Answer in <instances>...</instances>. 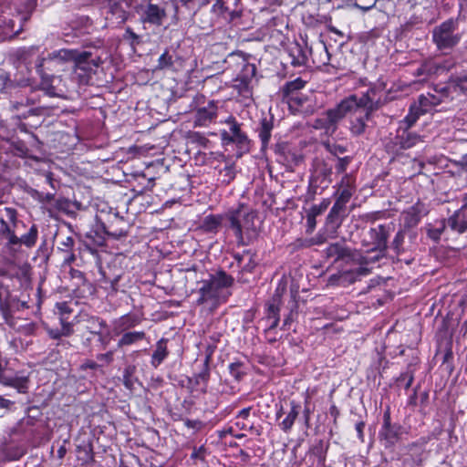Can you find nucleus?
I'll list each match as a JSON object with an SVG mask.
<instances>
[{"mask_svg": "<svg viewBox=\"0 0 467 467\" xmlns=\"http://www.w3.org/2000/svg\"><path fill=\"white\" fill-rule=\"evenodd\" d=\"M0 220L3 224L1 232L6 239V242L2 248V254L5 258L14 257L20 251L22 244L28 248H31L36 244L38 236V229L36 224H33L26 234L18 237L16 235L15 231L5 222V220H8L15 223L16 220V210L5 207L3 211H0Z\"/></svg>", "mask_w": 467, "mask_h": 467, "instance_id": "f257e3e1", "label": "nucleus"}, {"mask_svg": "<svg viewBox=\"0 0 467 467\" xmlns=\"http://www.w3.org/2000/svg\"><path fill=\"white\" fill-rule=\"evenodd\" d=\"M390 231L391 227L389 224H379L371 227L364 234L361 242L362 246L366 247L368 252H376L377 254L370 257L358 255V258L354 259L360 264V266L356 270L357 275H367L369 273V269L363 265L375 263L385 256Z\"/></svg>", "mask_w": 467, "mask_h": 467, "instance_id": "f03ea898", "label": "nucleus"}, {"mask_svg": "<svg viewBox=\"0 0 467 467\" xmlns=\"http://www.w3.org/2000/svg\"><path fill=\"white\" fill-rule=\"evenodd\" d=\"M199 288L200 297L197 300L199 305H207L211 309L216 308L222 303L226 302L231 296L228 290L234 284L232 275L224 271H218L204 280Z\"/></svg>", "mask_w": 467, "mask_h": 467, "instance_id": "7ed1b4c3", "label": "nucleus"}, {"mask_svg": "<svg viewBox=\"0 0 467 467\" xmlns=\"http://www.w3.org/2000/svg\"><path fill=\"white\" fill-rule=\"evenodd\" d=\"M255 218L256 213L244 205L228 213L230 228L234 231L239 245H247L257 237Z\"/></svg>", "mask_w": 467, "mask_h": 467, "instance_id": "20e7f679", "label": "nucleus"}, {"mask_svg": "<svg viewBox=\"0 0 467 467\" xmlns=\"http://www.w3.org/2000/svg\"><path fill=\"white\" fill-rule=\"evenodd\" d=\"M457 23L449 19L432 30V41L441 51L453 48L461 40V35L456 33Z\"/></svg>", "mask_w": 467, "mask_h": 467, "instance_id": "39448f33", "label": "nucleus"}, {"mask_svg": "<svg viewBox=\"0 0 467 467\" xmlns=\"http://www.w3.org/2000/svg\"><path fill=\"white\" fill-rule=\"evenodd\" d=\"M351 100H342L336 107L325 111L317 120V127L324 129L327 133L333 134L338 123L347 116L351 113V107H353Z\"/></svg>", "mask_w": 467, "mask_h": 467, "instance_id": "423d86ee", "label": "nucleus"}, {"mask_svg": "<svg viewBox=\"0 0 467 467\" xmlns=\"http://www.w3.org/2000/svg\"><path fill=\"white\" fill-rule=\"evenodd\" d=\"M101 63L100 57H92L90 52L81 51L74 61V78L81 85H88Z\"/></svg>", "mask_w": 467, "mask_h": 467, "instance_id": "0eeeda50", "label": "nucleus"}, {"mask_svg": "<svg viewBox=\"0 0 467 467\" xmlns=\"http://www.w3.org/2000/svg\"><path fill=\"white\" fill-rule=\"evenodd\" d=\"M403 433H405V430L400 423L391 422L390 410L387 408L384 411L382 426L379 432L380 444L385 449L392 450L401 440Z\"/></svg>", "mask_w": 467, "mask_h": 467, "instance_id": "6e6552de", "label": "nucleus"}, {"mask_svg": "<svg viewBox=\"0 0 467 467\" xmlns=\"http://www.w3.org/2000/svg\"><path fill=\"white\" fill-rule=\"evenodd\" d=\"M427 441L420 439V441L409 443L403 450L404 452L400 457L403 467H422V462L429 457L426 450Z\"/></svg>", "mask_w": 467, "mask_h": 467, "instance_id": "1a4fd4ad", "label": "nucleus"}, {"mask_svg": "<svg viewBox=\"0 0 467 467\" xmlns=\"http://www.w3.org/2000/svg\"><path fill=\"white\" fill-rule=\"evenodd\" d=\"M135 0H108L106 20L111 26H119L129 18V8Z\"/></svg>", "mask_w": 467, "mask_h": 467, "instance_id": "9d476101", "label": "nucleus"}, {"mask_svg": "<svg viewBox=\"0 0 467 467\" xmlns=\"http://www.w3.org/2000/svg\"><path fill=\"white\" fill-rule=\"evenodd\" d=\"M134 9L144 24L161 26L166 17L165 8L151 2L139 4L134 6Z\"/></svg>", "mask_w": 467, "mask_h": 467, "instance_id": "9b49d317", "label": "nucleus"}, {"mask_svg": "<svg viewBox=\"0 0 467 467\" xmlns=\"http://www.w3.org/2000/svg\"><path fill=\"white\" fill-rule=\"evenodd\" d=\"M374 89H369L367 93L363 94L360 98H358L356 95H352L344 100H351L353 102V107H351V112L357 113H364L366 114L367 119H370V116L373 111L377 110L379 107V101H375L371 95H374Z\"/></svg>", "mask_w": 467, "mask_h": 467, "instance_id": "f8f14e48", "label": "nucleus"}, {"mask_svg": "<svg viewBox=\"0 0 467 467\" xmlns=\"http://www.w3.org/2000/svg\"><path fill=\"white\" fill-rule=\"evenodd\" d=\"M229 126V131L223 130L221 133L222 140L224 143H235L239 147L244 148L248 145V138L244 132L241 130V124H239L234 117H229L225 120Z\"/></svg>", "mask_w": 467, "mask_h": 467, "instance_id": "ddd939ff", "label": "nucleus"}, {"mask_svg": "<svg viewBox=\"0 0 467 467\" xmlns=\"http://www.w3.org/2000/svg\"><path fill=\"white\" fill-rule=\"evenodd\" d=\"M218 115L217 102L210 100L206 105L199 106L194 111V127H208L215 121Z\"/></svg>", "mask_w": 467, "mask_h": 467, "instance_id": "4468645a", "label": "nucleus"}, {"mask_svg": "<svg viewBox=\"0 0 467 467\" xmlns=\"http://www.w3.org/2000/svg\"><path fill=\"white\" fill-rule=\"evenodd\" d=\"M39 99V96L33 90L30 89V93L26 96L21 95L16 100L12 101L13 108L20 111L24 108L29 107L26 111L20 113V118L26 119L28 115H38L39 109L33 107Z\"/></svg>", "mask_w": 467, "mask_h": 467, "instance_id": "2eb2a0df", "label": "nucleus"}, {"mask_svg": "<svg viewBox=\"0 0 467 467\" xmlns=\"http://www.w3.org/2000/svg\"><path fill=\"white\" fill-rule=\"evenodd\" d=\"M397 132L396 143L401 149H410L423 142L422 137L416 132L410 131V129H398Z\"/></svg>", "mask_w": 467, "mask_h": 467, "instance_id": "dca6fc26", "label": "nucleus"}, {"mask_svg": "<svg viewBox=\"0 0 467 467\" xmlns=\"http://www.w3.org/2000/svg\"><path fill=\"white\" fill-rule=\"evenodd\" d=\"M449 231L456 234H463L467 231V213L457 210L447 220H444Z\"/></svg>", "mask_w": 467, "mask_h": 467, "instance_id": "f3484780", "label": "nucleus"}, {"mask_svg": "<svg viewBox=\"0 0 467 467\" xmlns=\"http://www.w3.org/2000/svg\"><path fill=\"white\" fill-rule=\"evenodd\" d=\"M0 383L5 386H10L17 389L19 393H26L28 389V379L24 376H7L3 368H0Z\"/></svg>", "mask_w": 467, "mask_h": 467, "instance_id": "a211bd4d", "label": "nucleus"}, {"mask_svg": "<svg viewBox=\"0 0 467 467\" xmlns=\"http://www.w3.org/2000/svg\"><path fill=\"white\" fill-rule=\"evenodd\" d=\"M309 54L312 63L317 66L327 65L329 61V53L323 41H318L314 46L310 47Z\"/></svg>", "mask_w": 467, "mask_h": 467, "instance_id": "6ab92c4d", "label": "nucleus"}, {"mask_svg": "<svg viewBox=\"0 0 467 467\" xmlns=\"http://www.w3.org/2000/svg\"><path fill=\"white\" fill-rule=\"evenodd\" d=\"M79 322L86 330L95 335L101 334L103 328L106 327V323L103 319L88 314L81 315Z\"/></svg>", "mask_w": 467, "mask_h": 467, "instance_id": "aec40b11", "label": "nucleus"}, {"mask_svg": "<svg viewBox=\"0 0 467 467\" xmlns=\"http://www.w3.org/2000/svg\"><path fill=\"white\" fill-rule=\"evenodd\" d=\"M255 254L250 250L244 251L242 254H234V259L242 273H252L256 266Z\"/></svg>", "mask_w": 467, "mask_h": 467, "instance_id": "412c9836", "label": "nucleus"}, {"mask_svg": "<svg viewBox=\"0 0 467 467\" xmlns=\"http://www.w3.org/2000/svg\"><path fill=\"white\" fill-rule=\"evenodd\" d=\"M444 90L449 94H467V75L452 77L449 79Z\"/></svg>", "mask_w": 467, "mask_h": 467, "instance_id": "4be33fe9", "label": "nucleus"}, {"mask_svg": "<svg viewBox=\"0 0 467 467\" xmlns=\"http://www.w3.org/2000/svg\"><path fill=\"white\" fill-rule=\"evenodd\" d=\"M140 323V318L136 315H124L115 320L114 322V332L119 335L129 329L136 327Z\"/></svg>", "mask_w": 467, "mask_h": 467, "instance_id": "5701e85b", "label": "nucleus"}, {"mask_svg": "<svg viewBox=\"0 0 467 467\" xmlns=\"http://www.w3.org/2000/svg\"><path fill=\"white\" fill-rule=\"evenodd\" d=\"M169 351L167 349V340L160 339L156 344V348L152 353L150 364L154 368H158L167 358Z\"/></svg>", "mask_w": 467, "mask_h": 467, "instance_id": "b1692460", "label": "nucleus"}, {"mask_svg": "<svg viewBox=\"0 0 467 467\" xmlns=\"http://www.w3.org/2000/svg\"><path fill=\"white\" fill-rule=\"evenodd\" d=\"M121 334L122 336L120 337L117 344L119 348L133 345L139 341L143 340L146 337L144 331H126Z\"/></svg>", "mask_w": 467, "mask_h": 467, "instance_id": "393cba45", "label": "nucleus"}, {"mask_svg": "<svg viewBox=\"0 0 467 467\" xmlns=\"http://www.w3.org/2000/svg\"><path fill=\"white\" fill-rule=\"evenodd\" d=\"M441 103V99L432 94L428 93L427 95H420L417 102L414 104L425 114L429 112L432 107L437 106Z\"/></svg>", "mask_w": 467, "mask_h": 467, "instance_id": "a878e982", "label": "nucleus"}, {"mask_svg": "<svg viewBox=\"0 0 467 467\" xmlns=\"http://www.w3.org/2000/svg\"><path fill=\"white\" fill-rule=\"evenodd\" d=\"M290 411L280 423V427L285 432H288L292 429L294 422L296 420L300 410V405L294 400L290 402Z\"/></svg>", "mask_w": 467, "mask_h": 467, "instance_id": "bb28decb", "label": "nucleus"}, {"mask_svg": "<svg viewBox=\"0 0 467 467\" xmlns=\"http://www.w3.org/2000/svg\"><path fill=\"white\" fill-rule=\"evenodd\" d=\"M421 115L423 113L420 109L414 103L411 104L408 115L400 120L399 129H410Z\"/></svg>", "mask_w": 467, "mask_h": 467, "instance_id": "cd10ccee", "label": "nucleus"}, {"mask_svg": "<svg viewBox=\"0 0 467 467\" xmlns=\"http://www.w3.org/2000/svg\"><path fill=\"white\" fill-rule=\"evenodd\" d=\"M12 328L22 335L30 336L35 333L36 324L32 321L17 318L16 322L12 323Z\"/></svg>", "mask_w": 467, "mask_h": 467, "instance_id": "c85d7f7f", "label": "nucleus"}, {"mask_svg": "<svg viewBox=\"0 0 467 467\" xmlns=\"http://www.w3.org/2000/svg\"><path fill=\"white\" fill-rule=\"evenodd\" d=\"M273 130V124L267 119H263L260 123L258 130L259 138L263 147H266L271 138V131Z\"/></svg>", "mask_w": 467, "mask_h": 467, "instance_id": "c756f323", "label": "nucleus"}, {"mask_svg": "<svg viewBox=\"0 0 467 467\" xmlns=\"http://www.w3.org/2000/svg\"><path fill=\"white\" fill-rule=\"evenodd\" d=\"M369 119L366 118V114L356 117L350 123V132L354 136H360L365 132L366 123Z\"/></svg>", "mask_w": 467, "mask_h": 467, "instance_id": "7c9ffc66", "label": "nucleus"}, {"mask_svg": "<svg viewBox=\"0 0 467 467\" xmlns=\"http://www.w3.org/2000/svg\"><path fill=\"white\" fill-rule=\"evenodd\" d=\"M81 51L75 49H61L50 55L51 58L61 61H75Z\"/></svg>", "mask_w": 467, "mask_h": 467, "instance_id": "2f4dec72", "label": "nucleus"}, {"mask_svg": "<svg viewBox=\"0 0 467 467\" xmlns=\"http://www.w3.org/2000/svg\"><path fill=\"white\" fill-rule=\"evenodd\" d=\"M136 367L134 365L127 366L123 371V384L130 390L133 389L134 384L137 381V379L134 377Z\"/></svg>", "mask_w": 467, "mask_h": 467, "instance_id": "473e14b6", "label": "nucleus"}, {"mask_svg": "<svg viewBox=\"0 0 467 467\" xmlns=\"http://www.w3.org/2000/svg\"><path fill=\"white\" fill-rule=\"evenodd\" d=\"M348 202V193L339 192L337 201L331 208V213L340 214L345 211L346 204Z\"/></svg>", "mask_w": 467, "mask_h": 467, "instance_id": "72a5a7b5", "label": "nucleus"}, {"mask_svg": "<svg viewBox=\"0 0 467 467\" xmlns=\"http://www.w3.org/2000/svg\"><path fill=\"white\" fill-rule=\"evenodd\" d=\"M327 255L334 257L335 260L341 259L348 254V250L339 244H332L327 248Z\"/></svg>", "mask_w": 467, "mask_h": 467, "instance_id": "f704fd0d", "label": "nucleus"}, {"mask_svg": "<svg viewBox=\"0 0 467 467\" xmlns=\"http://www.w3.org/2000/svg\"><path fill=\"white\" fill-rule=\"evenodd\" d=\"M405 225L408 227H413L417 225L420 220L419 213L415 207H410L408 211L403 213Z\"/></svg>", "mask_w": 467, "mask_h": 467, "instance_id": "c9c22d12", "label": "nucleus"}, {"mask_svg": "<svg viewBox=\"0 0 467 467\" xmlns=\"http://www.w3.org/2000/svg\"><path fill=\"white\" fill-rule=\"evenodd\" d=\"M293 52L297 53L296 56H295V60H294L295 65H307L309 63L311 57L309 54L308 47H306L305 50H303L300 46H297L296 47V50H293Z\"/></svg>", "mask_w": 467, "mask_h": 467, "instance_id": "e433bc0d", "label": "nucleus"}, {"mask_svg": "<svg viewBox=\"0 0 467 467\" xmlns=\"http://www.w3.org/2000/svg\"><path fill=\"white\" fill-rule=\"evenodd\" d=\"M340 192H348V201L354 192V180L349 174H346L341 179L340 184Z\"/></svg>", "mask_w": 467, "mask_h": 467, "instance_id": "4c0bfd02", "label": "nucleus"}, {"mask_svg": "<svg viewBox=\"0 0 467 467\" xmlns=\"http://www.w3.org/2000/svg\"><path fill=\"white\" fill-rule=\"evenodd\" d=\"M78 451L80 454L78 458L83 462V463H88L94 461L93 449L91 445L78 446Z\"/></svg>", "mask_w": 467, "mask_h": 467, "instance_id": "58836bf2", "label": "nucleus"}, {"mask_svg": "<svg viewBox=\"0 0 467 467\" xmlns=\"http://www.w3.org/2000/svg\"><path fill=\"white\" fill-rule=\"evenodd\" d=\"M232 62H236L238 65L244 66L245 59L241 52H233L228 55L225 59V63L231 64ZM247 67H251L253 75L255 73L254 65L246 64Z\"/></svg>", "mask_w": 467, "mask_h": 467, "instance_id": "ea45409f", "label": "nucleus"}, {"mask_svg": "<svg viewBox=\"0 0 467 467\" xmlns=\"http://www.w3.org/2000/svg\"><path fill=\"white\" fill-rule=\"evenodd\" d=\"M404 239H405V232L403 230H400L396 234V235L391 243V248L395 251V253L397 254H399L404 251V248H403Z\"/></svg>", "mask_w": 467, "mask_h": 467, "instance_id": "a19ab883", "label": "nucleus"}, {"mask_svg": "<svg viewBox=\"0 0 467 467\" xmlns=\"http://www.w3.org/2000/svg\"><path fill=\"white\" fill-rule=\"evenodd\" d=\"M173 66L172 57L168 51H165L158 59L156 69L162 70L171 68Z\"/></svg>", "mask_w": 467, "mask_h": 467, "instance_id": "79ce46f5", "label": "nucleus"}, {"mask_svg": "<svg viewBox=\"0 0 467 467\" xmlns=\"http://www.w3.org/2000/svg\"><path fill=\"white\" fill-rule=\"evenodd\" d=\"M317 176H322L323 180L327 182H330V176L332 174L331 167L327 166L325 162L318 163L316 169Z\"/></svg>", "mask_w": 467, "mask_h": 467, "instance_id": "37998d69", "label": "nucleus"}, {"mask_svg": "<svg viewBox=\"0 0 467 467\" xmlns=\"http://www.w3.org/2000/svg\"><path fill=\"white\" fill-rule=\"evenodd\" d=\"M446 231L449 230L446 226L445 221L442 220L437 223V226L429 231V236L434 240H438L441 237V235Z\"/></svg>", "mask_w": 467, "mask_h": 467, "instance_id": "c03bdc74", "label": "nucleus"}, {"mask_svg": "<svg viewBox=\"0 0 467 467\" xmlns=\"http://www.w3.org/2000/svg\"><path fill=\"white\" fill-rule=\"evenodd\" d=\"M221 223V221L218 217L213 215H209L204 218L203 227L206 231H214Z\"/></svg>", "mask_w": 467, "mask_h": 467, "instance_id": "a18cd8bd", "label": "nucleus"}, {"mask_svg": "<svg viewBox=\"0 0 467 467\" xmlns=\"http://www.w3.org/2000/svg\"><path fill=\"white\" fill-rule=\"evenodd\" d=\"M243 364L240 362L232 363L229 366L231 375L236 379L240 380L244 372L242 370Z\"/></svg>", "mask_w": 467, "mask_h": 467, "instance_id": "49530a36", "label": "nucleus"}, {"mask_svg": "<svg viewBox=\"0 0 467 467\" xmlns=\"http://www.w3.org/2000/svg\"><path fill=\"white\" fill-rule=\"evenodd\" d=\"M351 161H352V158L349 156H346V157H342V158L338 157L336 167H335L337 172V173L345 172L348 166L351 162Z\"/></svg>", "mask_w": 467, "mask_h": 467, "instance_id": "de8ad7c7", "label": "nucleus"}, {"mask_svg": "<svg viewBox=\"0 0 467 467\" xmlns=\"http://www.w3.org/2000/svg\"><path fill=\"white\" fill-rule=\"evenodd\" d=\"M209 368H208V362L206 361L203 366V369L195 376V383L200 384L202 382L204 385L207 384L209 379Z\"/></svg>", "mask_w": 467, "mask_h": 467, "instance_id": "09e8293b", "label": "nucleus"}, {"mask_svg": "<svg viewBox=\"0 0 467 467\" xmlns=\"http://www.w3.org/2000/svg\"><path fill=\"white\" fill-rule=\"evenodd\" d=\"M413 379L414 378H413L412 372L408 370V371L400 374V376L398 379V382L400 384L403 383L404 384V388L406 389H408L411 386V384L413 382Z\"/></svg>", "mask_w": 467, "mask_h": 467, "instance_id": "8fccbe9b", "label": "nucleus"}, {"mask_svg": "<svg viewBox=\"0 0 467 467\" xmlns=\"http://www.w3.org/2000/svg\"><path fill=\"white\" fill-rule=\"evenodd\" d=\"M97 359L101 362L100 365H102V366L109 365L114 359V352L112 350H110L106 353L98 354Z\"/></svg>", "mask_w": 467, "mask_h": 467, "instance_id": "3c124183", "label": "nucleus"}, {"mask_svg": "<svg viewBox=\"0 0 467 467\" xmlns=\"http://www.w3.org/2000/svg\"><path fill=\"white\" fill-rule=\"evenodd\" d=\"M0 311L2 313L5 322L12 327V323L16 322L17 318L13 317L10 314L9 309L3 304H0Z\"/></svg>", "mask_w": 467, "mask_h": 467, "instance_id": "603ef678", "label": "nucleus"}, {"mask_svg": "<svg viewBox=\"0 0 467 467\" xmlns=\"http://www.w3.org/2000/svg\"><path fill=\"white\" fill-rule=\"evenodd\" d=\"M327 150L336 157H339V155L344 154L347 150L342 145L333 144L327 146Z\"/></svg>", "mask_w": 467, "mask_h": 467, "instance_id": "864d4df0", "label": "nucleus"}, {"mask_svg": "<svg viewBox=\"0 0 467 467\" xmlns=\"http://www.w3.org/2000/svg\"><path fill=\"white\" fill-rule=\"evenodd\" d=\"M124 39L130 41L131 45L139 44L140 42L139 36L136 33H134L130 27L126 28Z\"/></svg>", "mask_w": 467, "mask_h": 467, "instance_id": "5fc2aeb1", "label": "nucleus"}, {"mask_svg": "<svg viewBox=\"0 0 467 467\" xmlns=\"http://www.w3.org/2000/svg\"><path fill=\"white\" fill-rule=\"evenodd\" d=\"M279 318V307L275 304H269L267 307V319Z\"/></svg>", "mask_w": 467, "mask_h": 467, "instance_id": "6e6d98bb", "label": "nucleus"}, {"mask_svg": "<svg viewBox=\"0 0 467 467\" xmlns=\"http://www.w3.org/2000/svg\"><path fill=\"white\" fill-rule=\"evenodd\" d=\"M74 244V239L71 236H67L64 241L61 242V246H59L58 249L61 252L70 251L72 250Z\"/></svg>", "mask_w": 467, "mask_h": 467, "instance_id": "4d7b16f0", "label": "nucleus"}, {"mask_svg": "<svg viewBox=\"0 0 467 467\" xmlns=\"http://www.w3.org/2000/svg\"><path fill=\"white\" fill-rule=\"evenodd\" d=\"M366 423L363 420H359L355 424V430L358 434V438L361 442H364V429H365Z\"/></svg>", "mask_w": 467, "mask_h": 467, "instance_id": "13d9d810", "label": "nucleus"}, {"mask_svg": "<svg viewBox=\"0 0 467 467\" xmlns=\"http://www.w3.org/2000/svg\"><path fill=\"white\" fill-rule=\"evenodd\" d=\"M73 326L71 323L62 321L60 334L62 337H68L73 334Z\"/></svg>", "mask_w": 467, "mask_h": 467, "instance_id": "bf43d9fd", "label": "nucleus"}, {"mask_svg": "<svg viewBox=\"0 0 467 467\" xmlns=\"http://www.w3.org/2000/svg\"><path fill=\"white\" fill-rule=\"evenodd\" d=\"M102 367V365H99V363L93 361V360H86L81 366L80 368L82 370L86 369H98L99 368Z\"/></svg>", "mask_w": 467, "mask_h": 467, "instance_id": "052dcab7", "label": "nucleus"}, {"mask_svg": "<svg viewBox=\"0 0 467 467\" xmlns=\"http://www.w3.org/2000/svg\"><path fill=\"white\" fill-rule=\"evenodd\" d=\"M431 73V67L428 64L421 65L415 72L418 77L429 75Z\"/></svg>", "mask_w": 467, "mask_h": 467, "instance_id": "680f3d73", "label": "nucleus"}, {"mask_svg": "<svg viewBox=\"0 0 467 467\" xmlns=\"http://www.w3.org/2000/svg\"><path fill=\"white\" fill-rule=\"evenodd\" d=\"M221 172L227 178V182H230L232 180H234L235 176L234 168L232 166H226Z\"/></svg>", "mask_w": 467, "mask_h": 467, "instance_id": "e2e57ef3", "label": "nucleus"}, {"mask_svg": "<svg viewBox=\"0 0 467 467\" xmlns=\"http://www.w3.org/2000/svg\"><path fill=\"white\" fill-rule=\"evenodd\" d=\"M62 253L64 254V256H63L64 264L70 265L76 260V256H75L74 253L72 252V250L62 252Z\"/></svg>", "mask_w": 467, "mask_h": 467, "instance_id": "0e129e2a", "label": "nucleus"}, {"mask_svg": "<svg viewBox=\"0 0 467 467\" xmlns=\"http://www.w3.org/2000/svg\"><path fill=\"white\" fill-rule=\"evenodd\" d=\"M15 401L0 396V409L11 410Z\"/></svg>", "mask_w": 467, "mask_h": 467, "instance_id": "69168bd1", "label": "nucleus"}, {"mask_svg": "<svg viewBox=\"0 0 467 467\" xmlns=\"http://www.w3.org/2000/svg\"><path fill=\"white\" fill-rule=\"evenodd\" d=\"M10 79L7 75L1 74L0 75V91H4L7 88Z\"/></svg>", "mask_w": 467, "mask_h": 467, "instance_id": "338daca9", "label": "nucleus"}, {"mask_svg": "<svg viewBox=\"0 0 467 467\" xmlns=\"http://www.w3.org/2000/svg\"><path fill=\"white\" fill-rule=\"evenodd\" d=\"M459 7L461 14L467 15V0H459Z\"/></svg>", "mask_w": 467, "mask_h": 467, "instance_id": "774afa93", "label": "nucleus"}]
</instances>
